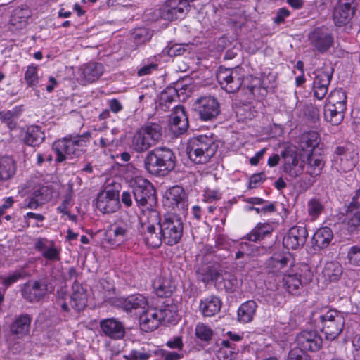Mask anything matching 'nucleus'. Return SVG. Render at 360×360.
I'll list each match as a JSON object with an SVG mask.
<instances>
[{"instance_id":"nucleus-53","label":"nucleus","mask_w":360,"mask_h":360,"mask_svg":"<svg viewBox=\"0 0 360 360\" xmlns=\"http://www.w3.org/2000/svg\"><path fill=\"white\" fill-rule=\"evenodd\" d=\"M196 336L202 340L208 341L213 335L212 330L204 323H198L195 328Z\"/></svg>"},{"instance_id":"nucleus-34","label":"nucleus","mask_w":360,"mask_h":360,"mask_svg":"<svg viewBox=\"0 0 360 360\" xmlns=\"http://www.w3.org/2000/svg\"><path fill=\"white\" fill-rule=\"evenodd\" d=\"M81 75L88 83L97 80L103 72V65L98 63H89L81 68Z\"/></svg>"},{"instance_id":"nucleus-58","label":"nucleus","mask_w":360,"mask_h":360,"mask_svg":"<svg viewBox=\"0 0 360 360\" xmlns=\"http://www.w3.org/2000/svg\"><path fill=\"white\" fill-rule=\"evenodd\" d=\"M347 257L351 264L360 266V245L352 247L348 252Z\"/></svg>"},{"instance_id":"nucleus-6","label":"nucleus","mask_w":360,"mask_h":360,"mask_svg":"<svg viewBox=\"0 0 360 360\" xmlns=\"http://www.w3.org/2000/svg\"><path fill=\"white\" fill-rule=\"evenodd\" d=\"M313 273L307 264H300L290 268L283 277L284 288L291 294L299 295L304 285L310 283Z\"/></svg>"},{"instance_id":"nucleus-43","label":"nucleus","mask_w":360,"mask_h":360,"mask_svg":"<svg viewBox=\"0 0 360 360\" xmlns=\"http://www.w3.org/2000/svg\"><path fill=\"white\" fill-rule=\"evenodd\" d=\"M273 231V226L270 223H259L257 226L247 235L250 241L257 242Z\"/></svg>"},{"instance_id":"nucleus-4","label":"nucleus","mask_w":360,"mask_h":360,"mask_svg":"<svg viewBox=\"0 0 360 360\" xmlns=\"http://www.w3.org/2000/svg\"><path fill=\"white\" fill-rule=\"evenodd\" d=\"M217 79L221 88L228 93H234L243 86L249 89L250 94L254 95L255 85H249L247 82L252 79V77H244L241 68H220L217 74Z\"/></svg>"},{"instance_id":"nucleus-27","label":"nucleus","mask_w":360,"mask_h":360,"mask_svg":"<svg viewBox=\"0 0 360 360\" xmlns=\"http://www.w3.org/2000/svg\"><path fill=\"white\" fill-rule=\"evenodd\" d=\"M288 259L281 255H274L266 262V267L269 273L283 276L290 269H288Z\"/></svg>"},{"instance_id":"nucleus-21","label":"nucleus","mask_w":360,"mask_h":360,"mask_svg":"<svg viewBox=\"0 0 360 360\" xmlns=\"http://www.w3.org/2000/svg\"><path fill=\"white\" fill-rule=\"evenodd\" d=\"M34 248L51 262L60 260V250L52 240L45 238H38L35 240Z\"/></svg>"},{"instance_id":"nucleus-9","label":"nucleus","mask_w":360,"mask_h":360,"mask_svg":"<svg viewBox=\"0 0 360 360\" xmlns=\"http://www.w3.org/2000/svg\"><path fill=\"white\" fill-rule=\"evenodd\" d=\"M358 162V153L354 146H338L334 152L333 167L340 173L353 171Z\"/></svg>"},{"instance_id":"nucleus-60","label":"nucleus","mask_w":360,"mask_h":360,"mask_svg":"<svg viewBox=\"0 0 360 360\" xmlns=\"http://www.w3.org/2000/svg\"><path fill=\"white\" fill-rule=\"evenodd\" d=\"M287 360H311V358L305 352L295 349L289 352Z\"/></svg>"},{"instance_id":"nucleus-11","label":"nucleus","mask_w":360,"mask_h":360,"mask_svg":"<svg viewBox=\"0 0 360 360\" xmlns=\"http://www.w3.org/2000/svg\"><path fill=\"white\" fill-rule=\"evenodd\" d=\"M357 5L356 0H338L333 11L335 25L341 27L348 24L356 13Z\"/></svg>"},{"instance_id":"nucleus-18","label":"nucleus","mask_w":360,"mask_h":360,"mask_svg":"<svg viewBox=\"0 0 360 360\" xmlns=\"http://www.w3.org/2000/svg\"><path fill=\"white\" fill-rule=\"evenodd\" d=\"M119 305L127 312L141 314L148 306V300L141 294H134L119 300Z\"/></svg>"},{"instance_id":"nucleus-38","label":"nucleus","mask_w":360,"mask_h":360,"mask_svg":"<svg viewBox=\"0 0 360 360\" xmlns=\"http://www.w3.org/2000/svg\"><path fill=\"white\" fill-rule=\"evenodd\" d=\"M324 166V161L321 155L311 153L307 158V173L311 176L315 177L319 176Z\"/></svg>"},{"instance_id":"nucleus-2","label":"nucleus","mask_w":360,"mask_h":360,"mask_svg":"<svg viewBox=\"0 0 360 360\" xmlns=\"http://www.w3.org/2000/svg\"><path fill=\"white\" fill-rule=\"evenodd\" d=\"M218 143L212 134L199 135L189 139L186 152L189 159L195 164H205L215 154Z\"/></svg>"},{"instance_id":"nucleus-13","label":"nucleus","mask_w":360,"mask_h":360,"mask_svg":"<svg viewBox=\"0 0 360 360\" xmlns=\"http://www.w3.org/2000/svg\"><path fill=\"white\" fill-rule=\"evenodd\" d=\"M281 158L283 161V172L292 178L302 174L304 162L300 160V155L294 150L285 149L282 151Z\"/></svg>"},{"instance_id":"nucleus-57","label":"nucleus","mask_w":360,"mask_h":360,"mask_svg":"<svg viewBox=\"0 0 360 360\" xmlns=\"http://www.w3.org/2000/svg\"><path fill=\"white\" fill-rule=\"evenodd\" d=\"M132 37L136 44L143 43L150 38L149 32L146 28L136 29L134 32Z\"/></svg>"},{"instance_id":"nucleus-29","label":"nucleus","mask_w":360,"mask_h":360,"mask_svg":"<svg viewBox=\"0 0 360 360\" xmlns=\"http://www.w3.org/2000/svg\"><path fill=\"white\" fill-rule=\"evenodd\" d=\"M142 235L145 243L153 248H159L164 241L162 232L159 231L158 226L156 227L153 224H147Z\"/></svg>"},{"instance_id":"nucleus-52","label":"nucleus","mask_w":360,"mask_h":360,"mask_svg":"<svg viewBox=\"0 0 360 360\" xmlns=\"http://www.w3.org/2000/svg\"><path fill=\"white\" fill-rule=\"evenodd\" d=\"M25 79L28 86L33 87L39 82L37 76V67L34 65L28 66L25 74Z\"/></svg>"},{"instance_id":"nucleus-7","label":"nucleus","mask_w":360,"mask_h":360,"mask_svg":"<svg viewBox=\"0 0 360 360\" xmlns=\"http://www.w3.org/2000/svg\"><path fill=\"white\" fill-rule=\"evenodd\" d=\"M158 229L162 232L164 242L168 245L178 243L183 235L184 224L181 219L173 214L164 215L158 223Z\"/></svg>"},{"instance_id":"nucleus-5","label":"nucleus","mask_w":360,"mask_h":360,"mask_svg":"<svg viewBox=\"0 0 360 360\" xmlns=\"http://www.w3.org/2000/svg\"><path fill=\"white\" fill-rule=\"evenodd\" d=\"M134 199L139 207H145L150 211L152 217L158 218V213L154 210L157 202L156 192L153 184L144 179H138L131 186Z\"/></svg>"},{"instance_id":"nucleus-45","label":"nucleus","mask_w":360,"mask_h":360,"mask_svg":"<svg viewBox=\"0 0 360 360\" xmlns=\"http://www.w3.org/2000/svg\"><path fill=\"white\" fill-rule=\"evenodd\" d=\"M22 106H17L12 110L0 112V120L6 123L11 129L16 127V119L21 114Z\"/></svg>"},{"instance_id":"nucleus-31","label":"nucleus","mask_w":360,"mask_h":360,"mask_svg":"<svg viewBox=\"0 0 360 360\" xmlns=\"http://www.w3.org/2000/svg\"><path fill=\"white\" fill-rule=\"evenodd\" d=\"M44 139V132L41 130V127L38 125L27 127L23 137L25 143L33 147L39 146Z\"/></svg>"},{"instance_id":"nucleus-15","label":"nucleus","mask_w":360,"mask_h":360,"mask_svg":"<svg viewBox=\"0 0 360 360\" xmlns=\"http://www.w3.org/2000/svg\"><path fill=\"white\" fill-rule=\"evenodd\" d=\"M297 345L303 352L319 351L323 344V340L317 331L303 330L296 338Z\"/></svg>"},{"instance_id":"nucleus-56","label":"nucleus","mask_w":360,"mask_h":360,"mask_svg":"<svg viewBox=\"0 0 360 360\" xmlns=\"http://www.w3.org/2000/svg\"><path fill=\"white\" fill-rule=\"evenodd\" d=\"M40 197L41 191L39 190L35 191L34 193V196L31 197L27 202H25L23 207L36 210L40 205L43 203L42 199H41Z\"/></svg>"},{"instance_id":"nucleus-22","label":"nucleus","mask_w":360,"mask_h":360,"mask_svg":"<svg viewBox=\"0 0 360 360\" xmlns=\"http://www.w3.org/2000/svg\"><path fill=\"white\" fill-rule=\"evenodd\" d=\"M162 312L158 309H146L139 316L141 329L146 332L155 330L162 322Z\"/></svg>"},{"instance_id":"nucleus-8","label":"nucleus","mask_w":360,"mask_h":360,"mask_svg":"<svg viewBox=\"0 0 360 360\" xmlns=\"http://www.w3.org/2000/svg\"><path fill=\"white\" fill-rule=\"evenodd\" d=\"M319 320L321 323V331L329 340L337 338L345 328V319L343 313L335 309H330L320 314Z\"/></svg>"},{"instance_id":"nucleus-3","label":"nucleus","mask_w":360,"mask_h":360,"mask_svg":"<svg viewBox=\"0 0 360 360\" xmlns=\"http://www.w3.org/2000/svg\"><path fill=\"white\" fill-rule=\"evenodd\" d=\"M90 134L70 135L56 141L53 144V150L56 154V161L61 162L67 157L71 158L81 155L86 150Z\"/></svg>"},{"instance_id":"nucleus-48","label":"nucleus","mask_w":360,"mask_h":360,"mask_svg":"<svg viewBox=\"0 0 360 360\" xmlns=\"http://www.w3.org/2000/svg\"><path fill=\"white\" fill-rule=\"evenodd\" d=\"M323 205L319 199L314 198L308 202L307 211L313 219L317 218L323 210Z\"/></svg>"},{"instance_id":"nucleus-46","label":"nucleus","mask_w":360,"mask_h":360,"mask_svg":"<svg viewBox=\"0 0 360 360\" xmlns=\"http://www.w3.org/2000/svg\"><path fill=\"white\" fill-rule=\"evenodd\" d=\"M318 139L319 134L315 131H309L302 134L300 137V144L302 150L308 148L314 149L319 143Z\"/></svg>"},{"instance_id":"nucleus-54","label":"nucleus","mask_w":360,"mask_h":360,"mask_svg":"<svg viewBox=\"0 0 360 360\" xmlns=\"http://www.w3.org/2000/svg\"><path fill=\"white\" fill-rule=\"evenodd\" d=\"M333 77L332 70H318L316 72V76L314 81L328 88Z\"/></svg>"},{"instance_id":"nucleus-30","label":"nucleus","mask_w":360,"mask_h":360,"mask_svg":"<svg viewBox=\"0 0 360 360\" xmlns=\"http://www.w3.org/2000/svg\"><path fill=\"white\" fill-rule=\"evenodd\" d=\"M199 307L204 316L212 317L220 311L221 301L217 296H209L200 301Z\"/></svg>"},{"instance_id":"nucleus-16","label":"nucleus","mask_w":360,"mask_h":360,"mask_svg":"<svg viewBox=\"0 0 360 360\" xmlns=\"http://www.w3.org/2000/svg\"><path fill=\"white\" fill-rule=\"evenodd\" d=\"M96 207L105 214L115 212L120 207L118 192L108 189L99 193L96 199Z\"/></svg>"},{"instance_id":"nucleus-25","label":"nucleus","mask_w":360,"mask_h":360,"mask_svg":"<svg viewBox=\"0 0 360 360\" xmlns=\"http://www.w3.org/2000/svg\"><path fill=\"white\" fill-rule=\"evenodd\" d=\"M87 300L86 290L78 281H75L70 295L71 307L76 311H80L86 307Z\"/></svg>"},{"instance_id":"nucleus-23","label":"nucleus","mask_w":360,"mask_h":360,"mask_svg":"<svg viewBox=\"0 0 360 360\" xmlns=\"http://www.w3.org/2000/svg\"><path fill=\"white\" fill-rule=\"evenodd\" d=\"M49 284L46 279L26 284L22 291L23 297L31 302H38L49 291Z\"/></svg>"},{"instance_id":"nucleus-59","label":"nucleus","mask_w":360,"mask_h":360,"mask_svg":"<svg viewBox=\"0 0 360 360\" xmlns=\"http://www.w3.org/2000/svg\"><path fill=\"white\" fill-rule=\"evenodd\" d=\"M313 91L314 97H316L318 100H322L327 94L328 88L323 86L322 84L314 81Z\"/></svg>"},{"instance_id":"nucleus-26","label":"nucleus","mask_w":360,"mask_h":360,"mask_svg":"<svg viewBox=\"0 0 360 360\" xmlns=\"http://www.w3.org/2000/svg\"><path fill=\"white\" fill-rule=\"evenodd\" d=\"M17 163L11 155H0V183L7 181L16 174Z\"/></svg>"},{"instance_id":"nucleus-55","label":"nucleus","mask_w":360,"mask_h":360,"mask_svg":"<svg viewBox=\"0 0 360 360\" xmlns=\"http://www.w3.org/2000/svg\"><path fill=\"white\" fill-rule=\"evenodd\" d=\"M186 46H188L187 44H174L168 45L163 51L170 57L182 56L186 51Z\"/></svg>"},{"instance_id":"nucleus-44","label":"nucleus","mask_w":360,"mask_h":360,"mask_svg":"<svg viewBox=\"0 0 360 360\" xmlns=\"http://www.w3.org/2000/svg\"><path fill=\"white\" fill-rule=\"evenodd\" d=\"M199 278L204 283L217 281L221 277V274L210 265H203L197 270Z\"/></svg>"},{"instance_id":"nucleus-62","label":"nucleus","mask_w":360,"mask_h":360,"mask_svg":"<svg viewBox=\"0 0 360 360\" xmlns=\"http://www.w3.org/2000/svg\"><path fill=\"white\" fill-rule=\"evenodd\" d=\"M158 68V65L157 63H151L147 65H144L143 67H141L138 70L137 74L139 77L148 75L152 73V72L157 70Z\"/></svg>"},{"instance_id":"nucleus-20","label":"nucleus","mask_w":360,"mask_h":360,"mask_svg":"<svg viewBox=\"0 0 360 360\" xmlns=\"http://www.w3.org/2000/svg\"><path fill=\"white\" fill-rule=\"evenodd\" d=\"M188 127V122L184 108L182 105L174 106L170 117L169 130L175 136H179L184 133Z\"/></svg>"},{"instance_id":"nucleus-19","label":"nucleus","mask_w":360,"mask_h":360,"mask_svg":"<svg viewBox=\"0 0 360 360\" xmlns=\"http://www.w3.org/2000/svg\"><path fill=\"white\" fill-rule=\"evenodd\" d=\"M308 236L307 230L303 226H293L283 239V244L288 250H296L306 243Z\"/></svg>"},{"instance_id":"nucleus-50","label":"nucleus","mask_w":360,"mask_h":360,"mask_svg":"<svg viewBox=\"0 0 360 360\" xmlns=\"http://www.w3.org/2000/svg\"><path fill=\"white\" fill-rule=\"evenodd\" d=\"M222 276L224 288L226 292H234L238 287V280L235 275L225 273Z\"/></svg>"},{"instance_id":"nucleus-17","label":"nucleus","mask_w":360,"mask_h":360,"mask_svg":"<svg viewBox=\"0 0 360 360\" xmlns=\"http://www.w3.org/2000/svg\"><path fill=\"white\" fill-rule=\"evenodd\" d=\"M132 225L130 221H120L108 230L106 236L112 245H119L128 240L131 235Z\"/></svg>"},{"instance_id":"nucleus-32","label":"nucleus","mask_w":360,"mask_h":360,"mask_svg":"<svg viewBox=\"0 0 360 360\" xmlns=\"http://www.w3.org/2000/svg\"><path fill=\"white\" fill-rule=\"evenodd\" d=\"M346 109L347 107L341 105L336 106L326 103L324 108V118L333 125H338L342 121Z\"/></svg>"},{"instance_id":"nucleus-1","label":"nucleus","mask_w":360,"mask_h":360,"mask_svg":"<svg viewBox=\"0 0 360 360\" xmlns=\"http://www.w3.org/2000/svg\"><path fill=\"white\" fill-rule=\"evenodd\" d=\"M144 168L150 174L163 176L172 171L176 165L174 152L166 147H156L148 152L143 160Z\"/></svg>"},{"instance_id":"nucleus-51","label":"nucleus","mask_w":360,"mask_h":360,"mask_svg":"<svg viewBox=\"0 0 360 360\" xmlns=\"http://www.w3.org/2000/svg\"><path fill=\"white\" fill-rule=\"evenodd\" d=\"M67 300H70V295H68L65 288H61L57 290L56 292V304L60 306L63 311L68 312L70 311Z\"/></svg>"},{"instance_id":"nucleus-42","label":"nucleus","mask_w":360,"mask_h":360,"mask_svg":"<svg viewBox=\"0 0 360 360\" xmlns=\"http://www.w3.org/2000/svg\"><path fill=\"white\" fill-rule=\"evenodd\" d=\"M151 147H153V145L140 129L136 131L131 140L132 149L136 153H143L148 150Z\"/></svg>"},{"instance_id":"nucleus-41","label":"nucleus","mask_w":360,"mask_h":360,"mask_svg":"<svg viewBox=\"0 0 360 360\" xmlns=\"http://www.w3.org/2000/svg\"><path fill=\"white\" fill-rule=\"evenodd\" d=\"M177 98H179L177 89L176 87H167L160 94L159 107L162 110L167 111Z\"/></svg>"},{"instance_id":"nucleus-39","label":"nucleus","mask_w":360,"mask_h":360,"mask_svg":"<svg viewBox=\"0 0 360 360\" xmlns=\"http://www.w3.org/2000/svg\"><path fill=\"white\" fill-rule=\"evenodd\" d=\"M153 288L157 295L161 297H169L174 290L171 281L162 277H159L154 281Z\"/></svg>"},{"instance_id":"nucleus-63","label":"nucleus","mask_w":360,"mask_h":360,"mask_svg":"<svg viewBox=\"0 0 360 360\" xmlns=\"http://www.w3.org/2000/svg\"><path fill=\"white\" fill-rule=\"evenodd\" d=\"M290 11L285 8L278 9L274 18V22L277 25L284 22L285 19L290 15Z\"/></svg>"},{"instance_id":"nucleus-35","label":"nucleus","mask_w":360,"mask_h":360,"mask_svg":"<svg viewBox=\"0 0 360 360\" xmlns=\"http://www.w3.org/2000/svg\"><path fill=\"white\" fill-rule=\"evenodd\" d=\"M140 131L148 139L153 146H155L161 139L162 135V127L157 122H150L144 124Z\"/></svg>"},{"instance_id":"nucleus-10","label":"nucleus","mask_w":360,"mask_h":360,"mask_svg":"<svg viewBox=\"0 0 360 360\" xmlns=\"http://www.w3.org/2000/svg\"><path fill=\"white\" fill-rule=\"evenodd\" d=\"M190 10V4L186 0H167L157 10L161 19L173 21L184 18Z\"/></svg>"},{"instance_id":"nucleus-47","label":"nucleus","mask_w":360,"mask_h":360,"mask_svg":"<svg viewBox=\"0 0 360 360\" xmlns=\"http://www.w3.org/2000/svg\"><path fill=\"white\" fill-rule=\"evenodd\" d=\"M328 103L338 106L340 105L346 106L347 95L342 89H335L331 91L328 98Z\"/></svg>"},{"instance_id":"nucleus-61","label":"nucleus","mask_w":360,"mask_h":360,"mask_svg":"<svg viewBox=\"0 0 360 360\" xmlns=\"http://www.w3.org/2000/svg\"><path fill=\"white\" fill-rule=\"evenodd\" d=\"M23 277V272L20 271H15L8 276L4 278L2 284L6 288L15 283L19 278Z\"/></svg>"},{"instance_id":"nucleus-64","label":"nucleus","mask_w":360,"mask_h":360,"mask_svg":"<svg viewBox=\"0 0 360 360\" xmlns=\"http://www.w3.org/2000/svg\"><path fill=\"white\" fill-rule=\"evenodd\" d=\"M265 174L263 172L252 175L249 181V187L250 188H256L258 184L265 180Z\"/></svg>"},{"instance_id":"nucleus-40","label":"nucleus","mask_w":360,"mask_h":360,"mask_svg":"<svg viewBox=\"0 0 360 360\" xmlns=\"http://www.w3.org/2000/svg\"><path fill=\"white\" fill-rule=\"evenodd\" d=\"M322 273L330 282L337 281L342 274V267L338 262H328L325 264Z\"/></svg>"},{"instance_id":"nucleus-14","label":"nucleus","mask_w":360,"mask_h":360,"mask_svg":"<svg viewBox=\"0 0 360 360\" xmlns=\"http://www.w3.org/2000/svg\"><path fill=\"white\" fill-rule=\"evenodd\" d=\"M308 39L310 44L319 53L326 52L333 44V37L324 27H316L311 31Z\"/></svg>"},{"instance_id":"nucleus-49","label":"nucleus","mask_w":360,"mask_h":360,"mask_svg":"<svg viewBox=\"0 0 360 360\" xmlns=\"http://www.w3.org/2000/svg\"><path fill=\"white\" fill-rule=\"evenodd\" d=\"M150 356V352L146 351L143 348L139 350L126 351L124 354V357L128 360H148Z\"/></svg>"},{"instance_id":"nucleus-33","label":"nucleus","mask_w":360,"mask_h":360,"mask_svg":"<svg viewBox=\"0 0 360 360\" xmlns=\"http://www.w3.org/2000/svg\"><path fill=\"white\" fill-rule=\"evenodd\" d=\"M333 233L330 228L328 226L321 227L316 230L312 238L313 245L319 249L327 248L332 239Z\"/></svg>"},{"instance_id":"nucleus-24","label":"nucleus","mask_w":360,"mask_h":360,"mask_svg":"<svg viewBox=\"0 0 360 360\" xmlns=\"http://www.w3.org/2000/svg\"><path fill=\"white\" fill-rule=\"evenodd\" d=\"M100 327L104 335L112 339L120 340L125 335L123 323L114 318L101 320Z\"/></svg>"},{"instance_id":"nucleus-37","label":"nucleus","mask_w":360,"mask_h":360,"mask_svg":"<svg viewBox=\"0 0 360 360\" xmlns=\"http://www.w3.org/2000/svg\"><path fill=\"white\" fill-rule=\"evenodd\" d=\"M257 307V302L254 300H248L243 303L238 309V321L244 323L252 321Z\"/></svg>"},{"instance_id":"nucleus-28","label":"nucleus","mask_w":360,"mask_h":360,"mask_svg":"<svg viewBox=\"0 0 360 360\" xmlns=\"http://www.w3.org/2000/svg\"><path fill=\"white\" fill-rule=\"evenodd\" d=\"M31 320L28 314H21L16 317L10 326L11 334L18 338L27 335L30 329Z\"/></svg>"},{"instance_id":"nucleus-12","label":"nucleus","mask_w":360,"mask_h":360,"mask_svg":"<svg viewBox=\"0 0 360 360\" xmlns=\"http://www.w3.org/2000/svg\"><path fill=\"white\" fill-rule=\"evenodd\" d=\"M195 110L202 120L208 121L218 116L220 112V106L214 97L205 96L195 101Z\"/></svg>"},{"instance_id":"nucleus-36","label":"nucleus","mask_w":360,"mask_h":360,"mask_svg":"<svg viewBox=\"0 0 360 360\" xmlns=\"http://www.w3.org/2000/svg\"><path fill=\"white\" fill-rule=\"evenodd\" d=\"M166 196L172 205L181 207L182 210L186 209L187 206L186 202V194L181 186L176 185L171 187L167 192Z\"/></svg>"}]
</instances>
